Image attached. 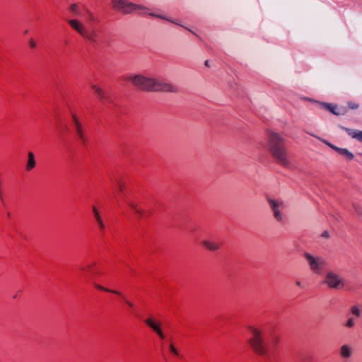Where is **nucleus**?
<instances>
[{"mask_svg": "<svg viewBox=\"0 0 362 362\" xmlns=\"http://www.w3.org/2000/svg\"><path fill=\"white\" fill-rule=\"evenodd\" d=\"M124 80L145 91L175 93L178 90V88L173 83L141 74H129L124 76Z\"/></svg>", "mask_w": 362, "mask_h": 362, "instance_id": "nucleus-1", "label": "nucleus"}, {"mask_svg": "<svg viewBox=\"0 0 362 362\" xmlns=\"http://www.w3.org/2000/svg\"><path fill=\"white\" fill-rule=\"evenodd\" d=\"M251 337L248 340L253 351L259 356H267L270 351L274 349L279 341V337L274 335L270 339H266L263 330L249 327Z\"/></svg>", "mask_w": 362, "mask_h": 362, "instance_id": "nucleus-2", "label": "nucleus"}, {"mask_svg": "<svg viewBox=\"0 0 362 362\" xmlns=\"http://www.w3.org/2000/svg\"><path fill=\"white\" fill-rule=\"evenodd\" d=\"M285 141L286 140L282 135L277 132H271L268 135L267 148L271 156L279 164L287 167L290 165V160Z\"/></svg>", "mask_w": 362, "mask_h": 362, "instance_id": "nucleus-3", "label": "nucleus"}, {"mask_svg": "<svg viewBox=\"0 0 362 362\" xmlns=\"http://www.w3.org/2000/svg\"><path fill=\"white\" fill-rule=\"evenodd\" d=\"M322 282L331 289L339 290L343 288L345 286L343 276L332 270L326 272Z\"/></svg>", "mask_w": 362, "mask_h": 362, "instance_id": "nucleus-4", "label": "nucleus"}, {"mask_svg": "<svg viewBox=\"0 0 362 362\" xmlns=\"http://www.w3.org/2000/svg\"><path fill=\"white\" fill-rule=\"evenodd\" d=\"M111 6L115 10L124 13H130L142 8L141 6L133 4L127 0H111Z\"/></svg>", "mask_w": 362, "mask_h": 362, "instance_id": "nucleus-5", "label": "nucleus"}, {"mask_svg": "<svg viewBox=\"0 0 362 362\" xmlns=\"http://www.w3.org/2000/svg\"><path fill=\"white\" fill-rule=\"evenodd\" d=\"M304 257L310 269L315 273L319 274L325 264V259L321 257H315L308 252H305Z\"/></svg>", "mask_w": 362, "mask_h": 362, "instance_id": "nucleus-6", "label": "nucleus"}, {"mask_svg": "<svg viewBox=\"0 0 362 362\" xmlns=\"http://www.w3.org/2000/svg\"><path fill=\"white\" fill-rule=\"evenodd\" d=\"M70 27L83 37L93 40V37L88 34V30L83 22L76 18H70L67 21Z\"/></svg>", "mask_w": 362, "mask_h": 362, "instance_id": "nucleus-7", "label": "nucleus"}, {"mask_svg": "<svg viewBox=\"0 0 362 362\" xmlns=\"http://www.w3.org/2000/svg\"><path fill=\"white\" fill-rule=\"evenodd\" d=\"M268 203L273 211L275 219L279 222H281L283 221V215L281 211L285 206L284 202L281 200L269 198L268 199Z\"/></svg>", "mask_w": 362, "mask_h": 362, "instance_id": "nucleus-8", "label": "nucleus"}, {"mask_svg": "<svg viewBox=\"0 0 362 362\" xmlns=\"http://www.w3.org/2000/svg\"><path fill=\"white\" fill-rule=\"evenodd\" d=\"M94 286L98 290L111 293L121 297L129 308H133L134 307V304L131 300H129L122 292L117 290L110 289L98 284H94Z\"/></svg>", "mask_w": 362, "mask_h": 362, "instance_id": "nucleus-9", "label": "nucleus"}, {"mask_svg": "<svg viewBox=\"0 0 362 362\" xmlns=\"http://www.w3.org/2000/svg\"><path fill=\"white\" fill-rule=\"evenodd\" d=\"M91 88L93 90L95 95L97 96L99 101L103 103L107 99V96L105 92L100 85L97 83H93L91 85Z\"/></svg>", "mask_w": 362, "mask_h": 362, "instance_id": "nucleus-10", "label": "nucleus"}, {"mask_svg": "<svg viewBox=\"0 0 362 362\" xmlns=\"http://www.w3.org/2000/svg\"><path fill=\"white\" fill-rule=\"evenodd\" d=\"M327 144L330 146L332 148H333L334 151H336L339 155L345 158L348 160H353L354 156V154L349 151L347 148H339L337 146H335L329 143H327Z\"/></svg>", "mask_w": 362, "mask_h": 362, "instance_id": "nucleus-11", "label": "nucleus"}, {"mask_svg": "<svg viewBox=\"0 0 362 362\" xmlns=\"http://www.w3.org/2000/svg\"><path fill=\"white\" fill-rule=\"evenodd\" d=\"M145 322L148 327H150L155 332L158 334L160 338H165V335L161 330L160 325L156 324L151 318L146 319Z\"/></svg>", "mask_w": 362, "mask_h": 362, "instance_id": "nucleus-12", "label": "nucleus"}, {"mask_svg": "<svg viewBox=\"0 0 362 362\" xmlns=\"http://www.w3.org/2000/svg\"><path fill=\"white\" fill-rule=\"evenodd\" d=\"M92 210L98 227L100 228V230H103L105 227V225L103 220L99 209L95 206H93Z\"/></svg>", "mask_w": 362, "mask_h": 362, "instance_id": "nucleus-13", "label": "nucleus"}, {"mask_svg": "<svg viewBox=\"0 0 362 362\" xmlns=\"http://www.w3.org/2000/svg\"><path fill=\"white\" fill-rule=\"evenodd\" d=\"M353 354L351 346L348 344H343L339 349L340 356L343 358H349Z\"/></svg>", "mask_w": 362, "mask_h": 362, "instance_id": "nucleus-14", "label": "nucleus"}, {"mask_svg": "<svg viewBox=\"0 0 362 362\" xmlns=\"http://www.w3.org/2000/svg\"><path fill=\"white\" fill-rule=\"evenodd\" d=\"M36 165V161L35 158V155L33 152H29L28 153V161L26 164V170L28 171L32 170Z\"/></svg>", "mask_w": 362, "mask_h": 362, "instance_id": "nucleus-15", "label": "nucleus"}, {"mask_svg": "<svg viewBox=\"0 0 362 362\" xmlns=\"http://www.w3.org/2000/svg\"><path fill=\"white\" fill-rule=\"evenodd\" d=\"M332 237V230H324L318 236V241L321 243H325L329 240H330Z\"/></svg>", "mask_w": 362, "mask_h": 362, "instance_id": "nucleus-16", "label": "nucleus"}, {"mask_svg": "<svg viewBox=\"0 0 362 362\" xmlns=\"http://www.w3.org/2000/svg\"><path fill=\"white\" fill-rule=\"evenodd\" d=\"M202 247H206L208 249H216L220 247V245L216 242L212 240H204L202 243Z\"/></svg>", "mask_w": 362, "mask_h": 362, "instance_id": "nucleus-17", "label": "nucleus"}, {"mask_svg": "<svg viewBox=\"0 0 362 362\" xmlns=\"http://www.w3.org/2000/svg\"><path fill=\"white\" fill-rule=\"evenodd\" d=\"M347 133L353 138L362 142V131L346 129Z\"/></svg>", "mask_w": 362, "mask_h": 362, "instance_id": "nucleus-18", "label": "nucleus"}, {"mask_svg": "<svg viewBox=\"0 0 362 362\" xmlns=\"http://www.w3.org/2000/svg\"><path fill=\"white\" fill-rule=\"evenodd\" d=\"M72 117H73V120H74V124L76 127V132H77L78 134L80 136V137H82L83 136V130H82L81 124L79 122L78 118L75 115H73Z\"/></svg>", "mask_w": 362, "mask_h": 362, "instance_id": "nucleus-19", "label": "nucleus"}, {"mask_svg": "<svg viewBox=\"0 0 362 362\" xmlns=\"http://www.w3.org/2000/svg\"><path fill=\"white\" fill-rule=\"evenodd\" d=\"M69 9L74 15L79 14V6L76 3L71 4L69 5Z\"/></svg>", "mask_w": 362, "mask_h": 362, "instance_id": "nucleus-20", "label": "nucleus"}, {"mask_svg": "<svg viewBox=\"0 0 362 362\" xmlns=\"http://www.w3.org/2000/svg\"><path fill=\"white\" fill-rule=\"evenodd\" d=\"M323 106L327 109L328 110H329L331 112H332L333 114H336L337 115L338 113L336 112V110H337V106L336 105H332L331 104H328V103H325L323 104Z\"/></svg>", "mask_w": 362, "mask_h": 362, "instance_id": "nucleus-21", "label": "nucleus"}, {"mask_svg": "<svg viewBox=\"0 0 362 362\" xmlns=\"http://www.w3.org/2000/svg\"><path fill=\"white\" fill-rule=\"evenodd\" d=\"M351 313H352L354 315H355V316H356V317H359V316H360V315H361V310H360V309H359L357 306H355V305H354V306H352V307L351 308Z\"/></svg>", "mask_w": 362, "mask_h": 362, "instance_id": "nucleus-22", "label": "nucleus"}, {"mask_svg": "<svg viewBox=\"0 0 362 362\" xmlns=\"http://www.w3.org/2000/svg\"><path fill=\"white\" fill-rule=\"evenodd\" d=\"M354 325H355V321H354V318L351 317L346 322L345 327H346L348 328H351V327H353L354 326Z\"/></svg>", "mask_w": 362, "mask_h": 362, "instance_id": "nucleus-23", "label": "nucleus"}, {"mask_svg": "<svg viewBox=\"0 0 362 362\" xmlns=\"http://www.w3.org/2000/svg\"><path fill=\"white\" fill-rule=\"evenodd\" d=\"M29 45L32 48H35L37 47V43L33 38H31L29 40Z\"/></svg>", "mask_w": 362, "mask_h": 362, "instance_id": "nucleus-24", "label": "nucleus"}, {"mask_svg": "<svg viewBox=\"0 0 362 362\" xmlns=\"http://www.w3.org/2000/svg\"><path fill=\"white\" fill-rule=\"evenodd\" d=\"M170 351H171L173 354H175V356H177V355H178V352H177V349L173 346V344H171V345L170 346Z\"/></svg>", "mask_w": 362, "mask_h": 362, "instance_id": "nucleus-25", "label": "nucleus"}, {"mask_svg": "<svg viewBox=\"0 0 362 362\" xmlns=\"http://www.w3.org/2000/svg\"><path fill=\"white\" fill-rule=\"evenodd\" d=\"M129 206H130V207L132 208V209H134L135 211V212H139V211L136 209V205L134 204L130 203Z\"/></svg>", "mask_w": 362, "mask_h": 362, "instance_id": "nucleus-26", "label": "nucleus"}, {"mask_svg": "<svg viewBox=\"0 0 362 362\" xmlns=\"http://www.w3.org/2000/svg\"><path fill=\"white\" fill-rule=\"evenodd\" d=\"M296 284L298 286H299V287L303 288V286L302 285V284H301V281H297L296 282Z\"/></svg>", "mask_w": 362, "mask_h": 362, "instance_id": "nucleus-27", "label": "nucleus"}, {"mask_svg": "<svg viewBox=\"0 0 362 362\" xmlns=\"http://www.w3.org/2000/svg\"><path fill=\"white\" fill-rule=\"evenodd\" d=\"M118 188H119V191L122 192V190H123V188H124L123 185L122 184H119V186H118Z\"/></svg>", "mask_w": 362, "mask_h": 362, "instance_id": "nucleus-28", "label": "nucleus"}, {"mask_svg": "<svg viewBox=\"0 0 362 362\" xmlns=\"http://www.w3.org/2000/svg\"><path fill=\"white\" fill-rule=\"evenodd\" d=\"M152 15L154 16L158 17V18H164L163 16H159V15H156V14H152Z\"/></svg>", "mask_w": 362, "mask_h": 362, "instance_id": "nucleus-29", "label": "nucleus"}]
</instances>
